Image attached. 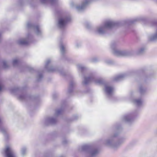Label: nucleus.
I'll return each mask as SVG.
<instances>
[{
	"mask_svg": "<svg viewBox=\"0 0 157 157\" xmlns=\"http://www.w3.org/2000/svg\"><path fill=\"white\" fill-rule=\"evenodd\" d=\"M134 54V52L132 50L129 51L128 52V56H131L133 55Z\"/></svg>",
	"mask_w": 157,
	"mask_h": 157,
	"instance_id": "10",
	"label": "nucleus"
},
{
	"mask_svg": "<svg viewBox=\"0 0 157 157\" xmlns=\"http://www.w3.org/2000/svg\"><path fill=\"white\" fill-rule=\"evenodd\" d=\"M62 50H63L64 49V47L63 46H62Z\"/></svg>",
	"mask_w": 157,
	"mask_h": 157,
	"instance_id": "14",
	"label": "nucleus"
},
{
	"mask_svg": "<svg viewBox=\"0 0 157 157\" xmlns=\"http://www.w3.org/2000/svg\"><path fill=\"white\" fill-rule=\"evenodd\" d=\"M136 118L135 116L128 115V126H131L134 124Z\"/></svg>",
	"mask_w": 157,
	"mask_h": 157,
	"instance_id": "4",
	"label": "nucleus"
},
{
	"mask_svg": "<svg viewBox=\"0 0 157 157\" xmlns=\"http://www.w3.org/2000/svg\"><path fill=\"white\" fill-rule=\"evenodd\" d=\"M18 62V61L17 60V59H15L13 61V64L14 65H15V64L17 63Z\"/></svg>",
	"mask_w": 157,
	"mask_h": 157,
	"instance_id": "11",
	"label": "nucleus"
},
{
	"mask_svg": "<svg viewBox=\"0 0 157 157\" xmlns=\"http://www.w3.org/2000/svg\"><path fill=\"white\" fill-rule=\"evenodd\" d=\"M156 0V2H157V0Z\"/></svg>",
	"mask_w": 157,
	"mask_h": 157,
	"instance_id": "16",
	"label": "nucleus"
},
{
	"mask_svg": "<svg viewBox=\"0 0 157 157\" xmlns=\"http://www.w3.org/2000/svg\"><path fill=\"white\" fill-rule=\"evenodd\" d=\"M88 80H89L90 79V78H88Z\"/></svg>",
	"mask_w": 157,
	"mask_h": 157,
	"instance_id": "15",
	"label": "nucleus"
},
{
	"mask_svg": "<svg viewBox=\"0 0 157 157\" xmlns=\"http://www.w3.org/2000/svg\"><path fill=\"white\" fill-rule=\"evenodd\" d=\"M115 24L112 21L107 22L104 27H101L98 29V31L100 33H103L104 28H111Z\"/></svg>",
	"mask_w": 157,
	"mask_h": 157,
	"instance_id": "2",
	"label": "nucleus"
},
{
	"mask_svg": "<svg viewBox=\"0 0 157 157\" xmlns=\"http://www.w3.org/2000/svg\"><path fill=\"white\" fill-rule=\"evenodd\" d=\"M145 52V49L143 48H141L139 49L136 52V54L138 55H140L144 54Z\"/></svg>",
	"mask_w": 157,
	"mask_h": 157,
	"instance_id": "7",
	"label": "nucleus"
},
{
	"mask_svg": "<svg viewBox=\"0 0 157 157\" xmlns=\"http://www.w3.org/2000/svg\"><path fill=\"white\" fill-rule=\"evenodd\" d=\"M145 20V18L144 17H139L134 20H128V25L129 24H133L137 21H144Z\"/></svg>",
	"mask_w": 157,
	"mask_h": 157,
	"instance_id": "5",
	"label": "nucleus"
},
{
	"mask_svg": "<svg viewBox=\"0 0 157 157\" xmlns=\"http://www.w3.org/2000/svg\"><path fill=\"white\" fill-rule=\"evenodd\" d=\"M133 102L136 106L140 107L142 106L143 100L141 98H136L133 100Z\"/></svg>",
	"mask_w": 157,
	"mask_h": 157,
	"instance_id": "3",
	"label": "nucleus"
},
{
	"mask_svg": "<svg viewBox=\"0 0 157 157\" xmlns=\"http://www.w3.org/2000/svg\"><path fill=\"white\" fill-rule=\"evenodd\" d=\"M154 133L155 134H157V129L155 131Z\"/></svg>",
	"mask_w": 157,
	"mask_h": 157,
	"instance_id": "13",
	"label": "nucleus"
},
{
	"mask_svg": "<svg viewBox=\"0 0 157 157\" xmlns=\"http://www.w3.org/2000/svg\"><path fill=\"white\" fill-rule=\"evenodd\" d=\"M105 90L107 93L110 94L113 91V88L111 87L106 86L105 87Z\"/></svg>",
	"mask_w": 157,
	"mask_h": 157,
	"instance_id": "8",
	"label": "nucleus"
},
{
	"mask_svg": "<svg viewBox=\"0 0 157 157\" xmlns=\"http://www.w3.org/2000/svg\"><path fill=\"white\" fill-rule=\"evenodd\" d=\"M69 20L67 18H64L60 19L59 22V25L61 26H64Z\"/></svg>",
	"mask_w": 157,
	"mask_h": 157,
	"instance_id": "6",
	"label": "nucleus"
},
{
	"mask_svg": "<svg viewBox=\"0 0 157 157\" xmlns=\"http://www.w3.org/2000/svg\"><path fill=\"white\" fill-rule=\"evenodd\" d=\"M139 91L140 93L141 94H143L145 92L146 89L144 88L142 86H140L139 87Z\"/></svg>",
	"mask_w": 157,
	"mask_h": 157,
	"instance_id": "9",
	"label": "nucleus"
},
{
	"mask_svg": "<svg viewBox=\"0 0 157 157\" xmlns=\"http://www.w3.org/2000/svg\"><path fill=\"white\" fill-rule=\"evenodd\" d=\"M6 157H16L13 152L9 146L6 147L5 150Z\"/></svg>",
	"mask_w": 157,
	"mask_h": 157,
	"instance_id": "1",
	"label": "nucleus"
},
{
	"mask_svg": "<svg viewBox=\"0 0 157 157\" xmlns=\"http://www.w3.org/2000/svg\"><path fill=\"white\" fill-rule=\"evenodd\" d=\"M21 44H26V42L25 41H21Z\"/></svg>",
	"mask_w": 157,
	"mask_h": 157,
	"instance_id": "12",
	"label": "nucleus"
}]
</instances>
